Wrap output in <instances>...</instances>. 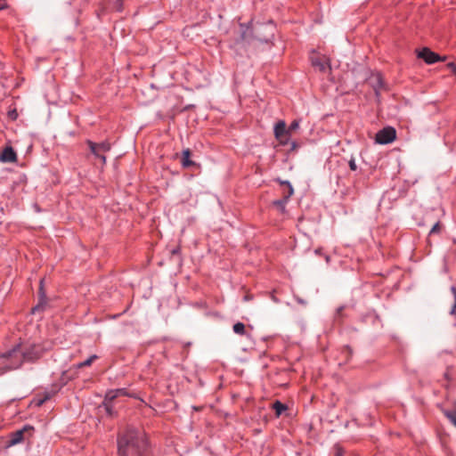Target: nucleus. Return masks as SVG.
I'll return each mask as SVG.
<instances>
[{"label": "nucleus", "instance_id": "1", "mask_svg": "<svg viewBox=\"0 0 456 456\" xmlns=\"http://www.w3.org/2000/svg\"><path fill=\"white\" fill-rule=\"evenodd\" d=\"M43 353V348L38 345L20 344L14 346L11 351L3 354L2 358L8 361L6 369L13 370L19 368L24 361L33 362L39 359Z\"/></svg>", "mask_w": 456, "mask_h": 456}, {"label": "nucleus", "instance_id": "2", "mask_svg": "<svg viewBox=\"0 0 456 456\" xmlns=\"http://www.w3.org/2000/svg\"><path fill=\"white\" fill-rule=\"evenodd\" d=\"M144 445L143 440L134 430H128L118 439V456H139L140 448Z\"/></svg>", "mask_w": 456, "mask_h": 456}, {"label": "nucleus", "instance_id": "3", "mask_svg": "<svg viewBox=\"0 0 456 456\" xmlns=\"http://www.w3.org/2000/svg\"><path fill=\"white\" fill-rule=\"evenodd\" d=\"M396 139V130L395 127L387 126L379 130L375 135V142L378 144H389Z\"/></svg>", "mask_w": 456, "mask_h": 456}, {"label": "nucleus", "instance_id": "4", "mask_svg": "<svg viewBox=\"0 0 456 456\" xmlns=\"http://www.w3.org/2000/svg\"><path fill=\"white\" fill-rule=\"evenodd\" d=\"M33 431L34 428L32 426L26 425L21 429L12 433L10 435V440L8 441L7 447H12L21 443L25 439V434L28 433L29 436H31Z\"/></svg>", "mask_w": 456, "mask_h": 456}, {"label": "nucleus", "instance_id": "5", "mask_svg": "<svg viewBox=\"0 0 456 456\" xmlns=\"http://www.w3.org/2000/svg\"><path fill=\"white\" fill-rule=\"evenodd\" d=\"M274 136L279 141L280 144L286 145L289 139V130L286 128V123L284 120L278 121L274 126Z\"/></svg>", "mask_w": 456, "mask_h": 456}, {"label": "nucleus", "instance_id": "6", "mask_svg": "<svg viewBox=\"0 0 456 456\" xmlns=\"http://www.w3.org/2000/svg\"><path fill=\"white\" fill-rule=\"evenodd\" d=\"M417 55L428 64H433L437 61L445 60V57H440L437 53L427 47L419 51Z\"/></svg>", "mask_w": 456, "mask_h": 456}, {"label": "nucleus", "instance_id": "7", "mask_svg": "<svg viewBox=\"0 0 456 456\" xmlns=\"http://www.w3.org/2000/svg\"><path fill=\"white\" fill-rule=\"evenodd\" d=\"M87 145L90 148L91 152L95 157H100L101 152H108L110 151L111 145L108 141H103L100 143H96L91 140L86 141Z\"/></svg>", "mask_w": 456, "mask_h": 456}, {"label": "nucleus", "instance_id": "8", "mask_svg": "<svg viewBox=\"0 0 456 456\" xmlns=\"http://www.w3.org/2000/svg\"><path fill=\"white\" fill-rule=\"evenodd\" d=\"M311 61H312V65L314 67L317 68L320 71H322V72L330 71V59L327 58L326 56L320 57V56H316V55L313 54L311 56Z\"/></svg>", "mask_w": 456, "mask_h": 456}, {"label": "nucleus", "instance_id": "9", "mask_svg": "<svg viewBox=\"0 0 456 456\" xmlns=\"http://www.w3.org/2000/svg\"><path fill=\"white\" fill-rule=\"evenodd\" d=\"M0 161L2 162H10L13 163L17 161V154L12 149V147L8 146L5 147L1 155H0Z\"/></svg>", "mask_w": 456, "mask_h": 456}, {"label": "nucleus", "instance_id": "10", "mask_svg": "<svg viewBox=\"0 0 456 456\" xmlns=\"http://www.w3.org/2000/svg\"><path fill=\"white\" fill-rule=\"evenodd\" d=\"M282 185H286L288 188V193L284 196L283 200H279L273 201V205H275L283 213L285 211V204L289 198L293 194V188L288 182H283Z\"/></svg>", "mask_w": 456, "mask_h": 456}, {"label": "nucleus", "instance_id": "11", "mask_svg": "<svg viewBox=\"0 0 456 456\" xmlns=\"http://www.w3.org/2000/svg\"><path fill=\"white\" fill-rule=\"evenodd\" d=\"M118 396H132L126 388L109 390L105 395V401L111 402Z\"/></svg>", "mask_w": 456, "mask_h": 456}, {"label": "nucleus", "instance_id": "12", "mask_svg": "<svg viewBox=\"0 0 456 456\" xmlns=\"http://www.w3.org/2000/svg\"><path fill=\"white\" fill-rule=\"evenodd\" d=\"M191 151L190 149H184L182 151L181 165L183 168H188L191 166H195L196 163L191 159Z\"/></svg>", "mask_w": 456, "mask_h": 456}, {"label": "nucleus", "instance_id": "13", "mask_svg": "<svg viewBox=\"0 0 456 456\" xmlns=\"http://www.w3.org/2000/svg\"><path fill=\"white\" fill-rule=\"evenodd\" d=\"M453 409L444 410V414L450 419V421L456 427V401L452 403Z\"/></svg>", "mask_w": 456, "mask_h": 456}, {"label": "nucleus", "instance_id": "14", "mask_svg": "<svg viewBox=\"0 0 456 456\" xmlns=\"http://www.w3.org/2000/svg\"><path fill=\"white\" fill-rule=\"evenodd\" d=\"M273 409L275 411V415L280 417L285 411H287L288 407L280 401H275L273 404Z\"/></svg>", "mask_w": 456, "mask_h": 456}, {"label": "nucleus", "instance_id": "15", "mask_svg": "<svg viewBox=\"0 0 456 456\" xmlns=\"http://www.w3.org/2000/svg\"><path fill=\"white\" fill-rule=\"evenodd\" d=\"M233 329V331L236 333V334H239V335H244L246 333V328H245V325L244 323L242 322H237L233 325L232 327Z\"/></svg>", "mask_w": 456, "mask_h": 456}, {"label": "nucleus", "instance_id": "16", "mask_svg": "<svg viewBox=\"0 0 456 456\" xmlns=\"http://www.w3.org/2000/svg\"><path fill=\"white\" fill-rule=\"evenodd\" d=\"M97 359V355L94 354V355H91L87 360L82 362H79L77 364V368L81 369V368H84V367H86V366H90L92 364V362Z\"/></svg>", "mask_w": 456, "mask_h": 456}, {"label": "nucleus", "instance_id": "17", "mask_svg": "<svg viewBox=\"0 0 456 456\" xmlns=\"http://www.w3.org/2000/svg\"><path fill=\"white\" fill-rule=\"evenodd\" d=\"M299 127V121L298 120H293L291 124L289 125L288 130H289V134L292 131L297 130Z\"/></svg>", "mask_w": 456, "mask_h": 456}, {"label": "nucleus", "instance_id": "18", "mask_svg": "<svg viewBox=\"0 0 456 456\" xmlns=\"http://www.w3.org/2000/svg\"><path fill=\"white\" fill-rule=\"evenodd\" d=\"M51 398V395L49 393L45 394L44 398L37 399L36 404L37 406H41L45 401L49 400Z\"/></svg>", "mask_w": 456, "mask_h": 456}, {"label": "nucleus", "instance_id": "19", "mask_svg": "<svg viewBox=\"0 0 456 456\" xmlns=\"http://www.w3.org/2000/svg\"><path fill=\"white\" fill-rule=\"evenodd\" d=\"M39 293L42 299L45 297V293L44 289V280L40 281Z\"/></svg>", "mask_w": 456, "mask_h": 456}, {"label": "nucleus", "instance_id": "20", "mask_svg": "<svg viewBox=\"0 0 456 456\" xmlns=\"http://www.w3.org/2000/svg\"><path fill=\"white\" fill-rule=\"evenodd\" d=\"M440 223L437 222L431 229L430 233H436L440 232Z\"/></svg>", "mask_w": 456, "mask_h": 456}, {"label": "nucleus", "instance_id": "21", "mask_svg": "<svg viewBox=\"0 0 456 456\" xmlns=\"http://www.w3.org/2000/svg\"><path fill=\"white\" fill-rule=\"evenodd\" d=\"M2 356L3 355H0V359L3 361V363L4 364V367L0 370V374L9 370L8 369H6V364L8 363V361L6 359L2 358Z\"/></svg>", "mask_w": 456, "mask_h": 456}, {"label": "nucleus", "instance_id": "22", "mask_svg": "<svg viewBox=\"0 0 456 456\" xmlns=\"http://www.w3.org/2000/svg\"><path fill=\"white\" fill-rule=\"evenodd\" d=\"M9 7L6 0H0V11L5 10Z\"/></svg>", "mask_w": 456, "mask_h": 456}, {"label": "nucleus", "instance_id": "23", "mask_svg": "<svg viewBox=\"0 0 456 456\" xmlns=\"http://www.w3.org/2000/svg\"><path fill=\"white\" fill-rule=\"evenodd\" d=\"M349 167H350V169H351V170H353V171H355V170L357 169V166H356L355 161H354V159H351L349 160Z\"/></svg>", "mask_w": 456, "mask_h": 456}, {"label": "nucleus", "instance_id": "24", "mask_svg": "<svg viewBox=\"0 0 456 456\" xmlns=\"http://www.w3.org/2000/svg\"><path fill=\"white\" fill-rule=\"evenodd\" d=\"M447 68H449L452 72L454 74L455 73V70H456V64L454 62H449L447 63Z\"/></svg>", "mask_w": 456, "mask_h": 456}, {"label": "nucleus", "instance_id": "25", "mask_svg": "<svg viewBox=\"0 0 456 456\" xmlns=\"http://www.w3.org/2000/svg\"><path fill=\"white\" fill-rule=\"evenodd\" d=\"M43 309L42 304H38L37 306L33 307L31 310L32 314H35L37 311Z\"/></svg>", "mask_w": 456, "mask_h": 456}, {"label": "nucleus", "instance_id": "26", "mask_svg": "<svg viewBox=\"0 0 456 456\" xmlns=\"http://www.w3.org/2000/svg\"><path fill=\"white\" fill-rule=\"evenodd\" d=\"M376 77L377 81H378V82H379V87H382V86H383V83H382V77H381V76H380L379 74H378V75H376V77Z\"/></svg>", "mask_w": 456, "mask_h": 456}, {"label": "nucleus", "instance_id": "27", "mask_svg": "<svg viewBox=\"0 0 456 456\" xmlns=\"http://www.w3.org/2000/svg\"><path fill=\"white\" fill-rule=\"evenodd\" d=\"M452 293L454 295V298H455V302H454L453 309H452V312H453L456 309V288L452 287Z\"/></svg>", "mask_w": 456, "mask_h": 456}, {"label": "nucleus", "instance_id": "28", "mask_svg": "<svg viewBox=\"0 0 456 456\" xmlns=\"http://www.w3.org/2000/svg\"><path fill=\"white\" fill-rule=\"evenodd\" d=\"M117 3H118V11H122V9H123L122 0H117Z\"/></svg>", "mask_w": 456, "mask_h": 456}, {"label": "nucleus", "instance_id": "29", "mask_svg": "<svg viewBox=\"0 0 456 456\" xmlns=\"http://www.w3.org/2000/svg\"><path fill=\"white\" fill-rule=\"evenodd\" d=\"M98 158L102 160V165L106 164V157L104 155H102L100 153V157H98Z\"/></svg>", "mask_w": 456, "mask_h": 456}, {"label": "nucleus", "instance_id": "30", "mask_svg": "<svg viewBox=\"0 0 456 456\" xmlns=\"http://www.w3.org/2000/svg\"><path fill=\"white\" fill-rule=\"evenodd\" d=\"M337 456H340L339 454H338Z\"/></svg>", "mask_w": 456, "mask_h": 456}]
</instances>
